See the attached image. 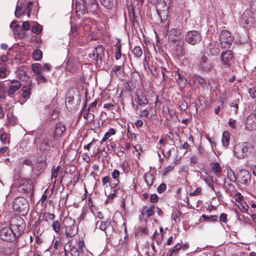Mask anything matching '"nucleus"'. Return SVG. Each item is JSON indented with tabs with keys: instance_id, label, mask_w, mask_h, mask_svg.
Returning <instances> with one entry per match:
<instances>
[{
	"instance_id": "nucleus-1",
	"label": "nucleus",
	"mask_w": 256,
	"mask_h": 256,
	"mask_svg": "<svg viewBox=\"0 0 256 256\" xmlns=\"http://www.w3.org/2000/svg\"><path fill=\"white\" fill-rule=\"evenodd\" d=\"M24 228V222L20 216L13 218L10 221V226L0 230V238L4 241L13 242L22 234Z\"/></svg>"
},
{
	"instance_id": "nucleus-2",
	"label": "nucleus",
	"mask_w": 256,
	"mask_h": 256,
	"mask_svg": "<svg viewBox=\"0 0 256 256\" xmlns=\"http://www.w3.org/2000/svg\"><path fill=\"white\" fill-rule=\"evenodd\" d=\"M17 190L21 194L32 198L34 194V186L32 181L29 179L20 180Z\"/></svg>"
},
{
	"instance_id": "nucleus-3",
	"label": "nucleus",
	"mask_w": 256,
	"mask_h": 256,
	"mask_svg": "<svg viewBox=\"0 0 256 256\" xmlns=\"http://www.w3.org/2000/svg\"><path fill=\"white\" fill-rule=\"evenodd\" d=\"M13 210L22 216L26 215L29 210L30 206L28 200L24 197L16 198L12 204Z\"/></svg>"
},
{
	"instance_id": "nucleus-4",
	"label": "nucleus",
	"mask_w": 256,
	"mask_h": 256,
	"mask_svg": "<svg viewBox=\"0 0 256 256\" xmlns=\"http://www.w3.org/2000/svg\"><path fill=\"white\" fill-rule=\"evenodd\" d=\"M219 40L222 48L228 49L234 40V38L229 31L223 30L220 34Z\"/></svg>"
},
{
	"instance_id": "nucleus-5",
	"label": "nucleus",
	"mask_w": 256,
	"mask_h": 256,
	"mask_svg": "<svg viewBox=\"0 0 256 256\" xmlns=\"http://www.w3.org/2000/svg\"><path fill=\"white\" fill-rule=\"evenodd\" d=\"M185 40L188 44L191 45H196L201 41L202 36L197 30H190L186 32Z\"/></svg>"
},
{
	"instance_id": "nucleus-6",
	"label": "nucleus",
	"mask_w": 256,
	"mask_h": 256,
	"mask_svg": "<svg viewBox=\"0 0 256 256\" xmlns=\"http://www.w3.org/2000/svg\"><path fill=\"white\" fill-rule=\"evenodd\" d=\"M7 85L8 87L7 90L8 95L10 97H12L14 93L18 90L21 86V83L17 80H6Z\"/></svg>"
},
{
	"instance_id": "nucleus-7",
	"label": "nucleus",
	"mask_w": 256,
	"mask_h": 256,
	"mask_svg": "<svg viewBox=\"0 0 256 256\" xmlns=\"http://www.w3.org/2000/svg\"><path fill=\"white\" fill-rule=\"evenodd\" d=\"M248 152V148L244 144H238L234 146V155L238 159L244 158Z\"/></svg>"
},
{
	"instance_id": "nucleus-8",
	"label": "nucleus",
	"mask_w": 256,
	"mask_h": 256,
	"mask_svg": "<svg viewBox=\"0 0 256 256\" xmlns=\"http://www.w3.org/2000/svg\"><path fill=\"white\" fill-rule=\"evenodd\" d=\"M104 50L102 46L95 48L92 52L89 54V56L96 60H101L104 56Z\"/></svg>"
},
{
	"instance_id": "nucleus-9",
	"label": "nucleus",
	"mask_w": 256,
	"mask_h": 256,
	"mask_svg": "<svg viewBox=\"0 0 256 256\" xmlns=\"http://www.w3.org/2000/svg\"><path fill=\"white\" fill-rule=\"evenodd\" d=\"M238 176L240 180V182L242 184H246L250 182L251 180V174L250 172L245 170H240L238 174Z\"/></svg>"
},
{
	"instance_id": "nucleus-10",
	"label": "nucleus",
	"mask_w": 256,
	"mask_h": 256,
	"mask_svg": "<svg viewBox=\"0 0 256 256\" xmlns=\"http://www.w3.org/2000/svg\"><path fill=\"white\" fill-rule=\"evenodd\" d=\"M168 39L172 43L175 44L180 39V30L178 28H172L168 32Z\"/></svg>"
},
{
	"instance_id": "nucleus-11",
	"label": "nucleus",
	"mask_w": 256,
	"mask_h": 256,
	"mask_svg": "<svg viewBox=\"0 0 256 256\" xmlns=\"http://www.w3.org/2000/svg\"><path fill=\"white\" fill-rule=\"evenodd\" d=\"M56 140L52 137L48 138L46 140L43 141L40 144V148L41 150L45 151L50 150V148L56 147Z\"/></svg>"
},
{
	"instance_id": "nucleus-12",
	"label": "nucleus",
	"mask_w": 256,
	"mask_h": 256,
	"mask_svg": "<svg viewBox=\"0 0 256 256\" xmlns=\"http://www.w3.org/2000/svg\"><path fill=\"white\" fill-rule=\"evenodd\" d=\"M83 2V9L89 8L92 12H96L98 10V3L96 0H82Z\"/></svg>"
},
{
	"instance_id": "nucleus-13",
	"label": "nucleus",
	"mask_w": 256,
	"mask_h": 256,
	"mask_svg": "<svg viewBox=\"0 0 256 256\" xmlns=\"http://www.w3.org/2000/svg\"><path fill=\"white\" fill-rule=\"evenodd\" d=\"M207 50L212 56H216L220 52L219 45L217 42H210L207 46Z\"/></svg>"
},
{
	"instance_id": "nucleus-14",
	"label": "nucleus",
	"mask_w": 256,
	"mask_h": 256,
	"mask_svg": "<svg viewBox=\"0 0 256 256\" xmlns=\"http://www.w3.org/2000/svg\"><path fill=\"white\" fill-rule=\"evenodd\" d=\"M233 58V54L230 50H226L222 53L221 59L224 64L230 66V61Z\"/></svg>"
},
{
	"instance_id": "nucleus-15",
	"label": "nucleus",
	"mask_w": 256,
	"mask_h": 256,
	"mask_svg": "<svg viewBox=\"0 0 256 256\" xmlns=\"http://www.w3.org/2000/svg\"><path fill=\"white\" fill-rule=\"evenodd\" d=\"M66 130L65 126L62 122H58L56 124L55 132L52 137L56 140L62 136V133Z\"/></svg>"
},
{
	"instance_id": "nucleus-16",
	"label": "nucleus",
	"mask_w": 256,
	"mask_h": 256,
	"mask_svg": "<svg viewBox=\"0 0 256 256\" xmlns=\"http://www.w3.org/2000/svg\"><path fill=\"white\" fill-rule=\"evenodd\" d=\"M254 22V19L250 17L248 12H244L242 16L240 22L242 24H246V26H250Z\"/></svg>"
},
{
	"instance_id": "nucleus-17",
	"label": "nucleus",
	"mask_w": 256,
	"mask_h": 256,
	"mask_svg": "<svg viewBox=\"0 0 256 256\" xmlns=\"http://www.w3.org/2000/svg\"><path fill=\"white\" fill-rule=\"evenodd\" d=\"M137 103L138 105L136 106V108L138 109V106H144L148 104V100L146 97L143 94V93L141 92L140 94H137Z\"/></svg>"
},
{
	"instance_id": "nucleus-18",
	"label": "nucleus",
	"mask_w": 256,
	"mask_h": 256,
	"mask_svg": "<svg viewBox=\"0 0 256 256\" xmlns=\"http://www.w3.org/2000/svg\"><path fill=\"white\" fill-rule=\"evenodd\" d=\"M156 207L154 204L151 205L148 208L146 207L144 208L141 212L142 215L146 214L148 217H150L154 214Z\"/></svg>"
},
{
	"instance_id": "nucleus-19",
	"label": "nucleus",
	"mask_w": 256,
	"mask_h": 256,
	"mask_svg": "<svg viewBox=\"0 0 256 256\" xmlns=\"http://www.w3.org/2000/svg\"><path fill=\"white\" fill-rule=\"evenodd\" d=\"M182 244L180 243H177L173 248L170 249L168 254V256H175L178 252V250L182 248Z\"/></svg>"
},
{
	"instance_id": "nucleus-20",
	"label": "nucleus",
	"mask_w": 256,
	"mask_h": 256,
	"mask_svg": "<svg viewBox=\"0 0 256 256\" xmlns=\"http://www.w3.org/2000/svg\"><path fill=\"white\" fill-rule=\"evenodd\" d=\"M194 81H197L204 88H208V86L206 82V80L202 77L198 75L194 74Z\"/></svg>"
},
{
	"instance_id": "nucleus-21",
	"label": "nucleus",
	"mask_w": 256,
	"mask_h": 256,
	"mask_svg": "<svg viewBox=\"0 0 256 256\" xmlns=\"http://www.w3.org/2000/svg\"><path fill=\"white\" fill-rule=\"evenodd\" d=\"M230 134L228 132L224 131L222 133V142L224 146H227L229 144Z\"/></svg>"
},
{
	"instance_id": "nucleus-22",
	"label": "nucleus",
	"mask_w": 256,
	"mask_h": 256,
	"mask_svg": "<svg viewBox=\"0 0 256 256\" xmlns=\"http://www.w3.org/2000/svg\"><path fill=\"white\" fill-rule=\"evenodd\" d=\"M152 239L156 240L158 245L160 244L163 239V234L162 232H158L157 230H156L153 234Z\"/></svg>"
},
{
	"instance_id": "nucleus-23",
	"label": "nucleus",
	"mask_w": 256,
	"mask_h": 256,
	"mask_svg": "<svg viewBox=\"0 0 256 256\" xmlns=\"http://www.w3.org/2000/svg\"><path fill=\"white\" fill-rule=\"evenodd\" d=\"M178 78L176 79V81L179 86L182 88H184L186 83V78L180 72L178 73Z\"/></svg>"
},
{
	"instance_id": "nucleus-24",
	"label": "nucleus",
	"mask_w": 256,
	"mask_h": 256,
	"mask_svg": "<svg viewBox=\"0 0 256 256\" xmlns=\"http://www.w3.org/2000/svg\"><path fill=\"white\" fill-rule=\"evenodd\" d=\"M44 166L42 163H38L34 164L32 166V172L36 175H38L40 174L42 168H43Z\"/></svg>"
},
{
	"instance_id": "nucleus-25",
	"label": "nucleus",
	"mask_w": 256,
	"mask_h": 256,
	"mask_svg": "<svg viewBox=\"0 0 256 256\" xmlns=\"http://www.w3.org/2000/svg\"><path fill=\"white\" fill-rule=\"evenodd\" d=\"M101 4L107 9H111L114 6V0H100Z\"/></svg>"
},
{
	"instance_id": "nucleus-26",
	"label": "nucleus",
	"mask_w": 256,
	"mask_h": 256,
	"mask_svg": "<svg viewBox=\"0 0 256 256\" xmlns=\"http://www.w3.org/2000/svg\"><path fill=\"white\" fill-rule=\"evenodd\" d=\"M212 170L214 174H215L217 176H219L220 174L222 172V168L220 166V164L218 162L214 163L212 168Z\"/></svg>"
},
{
	"instance_id": "nucleus-27",
	"label": "nucleus",
	"mask_w": 256,
	"mask_h": 256,
	"mask_svg": "<svg viewBox=\"0 0 256 256\" xmlns=\"http://www.w3.org/2000/svg\"><path fill=\"white\" fill-rule=\"evenodd\" d=\"M163 2H164V6H165L164 8H166V10H162L160 8H158L160 6V4H159L156 7L157 13H158V15L160 16V17L161 18L162 17V15H163V16H167V14H168V6H167L166 5V4L164 1H163Z\"/></svg>"
},
{
	"instance_id": "nucleus-28",
	"label": "nucleus",
	"mask_w": 256,
	"mask_h": 256,
	"mask_svg": "<svg viewBox=\"0 0 256 256\" xmlns=\"http://www.w3.org/2000/svg\"><path fill=\"white\" fill-rule=\"evenodd\" d=\"M22 96L24 98H28L30 97V86H24L22 88Z\"/></svg>"
},
{
	"instance_id": "nucleus-29",
	"label": "nucleus",
	"mask_w": 256,
	"mask_h": 256,
	"mask_svg": "<svg viewBox=\"0 0 256 256\" xmlns=\"http://www.w3.org/2000/svg\"><path fill=\"white\" fill-rule=\"evenodd\" d=\"M90 112H91L88 109H86L84 113V119H86V120L88 121L89 122H92L94 118V114L92 113H90Z\"/></svg>"
},
{
	"instance_id": "nucleus-30",
	"label": "nucleus",
	"mask_w": 256,
	"mask_h": 256,
	"mask_svg": "<svg viewBox=\"0 0 256 256\" xmlns=\"http://www.w3.org/2000/svg\"><path fill=\"white\" fill-rule=\"evenodd\" d=\"M32 70L34 72L38 75L41 74L42 71V67L41 66V64H32Z\"/></svg>"
},
{
	"instance_id": "nucleus-31",
	"label": "nucleus",
	"mask_w": 256,
	"mask_h": 256,
	"mask_svg": "<svg viewBox=\"0 0 256 256\" xmlns=\"http://www.w3.org/2000/svg\"><path fill=\"white\" fill-rule=\"evenodd\" d=\"M42 28V27L41 25L36 23L32 27V31L34 33L38 34L41 32Z\"/></svg>"
},
{
	"instance_id": "nucleus-32",
	"label": "nucleus",
	"mask_w": 256,
	"mask_h": 256,
	"mask_svg": "<svg viewBox=\"0 0 256 256\" xmlns=\"http://www.w3.org/2000/svg\"><path fill=\"white\" fill-rule=\"evenodd\" d=\"M6 116L8 122L10 124L14 126L16 124V120L12 113L8 112L6 114Z\"/></svg>"
},
{
	"instance_id": "nucleus-33",
	"label": "nucleus",
	"mask_w": 256,
	"mask_h": 256,
	"mask_svg": "<svg viewBox=\"0 0 256 256\" xmlns=\"http://www.w3.org/2000/svg\"><path fill=\"white\" fill-rule=\"evenodd\" d=\"M14 32L15 34H16L20 38H22L24 36V32H22L20 29V28L18 24H16V26H14Z\"/></svg>"
},
{
	"instance_id": "nucleus-34",
	"label": "nucleus",
	"mask_w": 256,
	"mask_h": 256,
	"mask_svg": "<svg viewBox=\"0 0 256 256\" xmlns=\"http://www.w3.org/2000/svg\"><path fill=\"white\" fill-rule=\"evenodd\" d=\"M133 53L135 57L139 58L142 56V51L140 46H137L134 48L133 50Z\"/></svg>"
},
{
	"instance_id": "nucleus-35",
	"label": "nucleus",
	"mask_w": 256,
	"mask_h": 256,
	"mask_svg": "<svg viewBox=\"0 0 256 256\" xmlns=\"http://www.w3.org/2000/svg\"><path fill=\"white\" fill-rule=\"evenodd\" d=\"M202 218L204 220L207 221V222H216L218 220V216H206L205 214H202Z\"/></svg>"
},
{
	"instance_id": "nucleus-36",
	"label": "nucleus",
	"mask_w": 256,
	"mask_h": 256,
	"mask_svg": "<svg viewBox=\"0 0 256 256\" xmlns=\"http://www.w3.org/2000/svg\"><path fill=\"white\" fill-rule=\"evenodd\" d=\"M42 56V52L39 50H35L33 52V58L36 60H40Z\"/></svg>"
},
{
	"instance_id": "nucleus-37",
	"label": "nucleus",
	"mask_w": 256,
	"mask_h": 256,
	"mask_svg": "<svg viewBox=\"0 0 256 256\" xmlns=\"http://www.w3.org/2000/svg\"><path fill=\"white\" fill-rule=\"evenodd\" d=\"M52 226V230L56 233H58L60 230V224L58 220L53 221Z\"/></svg>"
},
{
	"instance_id": "nucleus-38",
	"label": "nucleus",
	"mask_w": 256,
	"mask_h": 256,
	"mask_svg": "<svg viewBox=\"0 0 256 256\" xmlns=\"http://www.w3.org/2000/svg\"><path fill=\"white\" fill-rule=\"evenodd\" d=\"M35 80L38 81V83H46L48 82V79L41 74L36 75L35 77Z\"/></svg>"
},
{
	"instance_id": "nucleus-39",
	"label": "nucleus",
	"mask_w": 256,
	"mask_h": 256,
	"mask_svg": "<svg viewBox=\"0 0 256 256\" xmlns=\"http://www.w3.org/2000/svg\"><path fill=\"white\" fill-rule=\"evenodd\" d=\"M70 253L72 256H80V252L75 246H72L70 248Z\"/></svg>"
},
{
	"instance_id": "nucleus-40",
	"label": "nucleus",
	"mask_w": 256,
	"mask_h": 256,
	"mask_svg": "<svg viewBox=\"0 0 256 256\" xmlns=\"http://www.w3.org/2000/svg\"><path fill=\"white\" fill-rule=\"evenodd\" d=\"M60 166H58L56 168L52 170V180L54 178V182H55L56 181V178L58 176V174L60 170Z\"/></svg>"
},
{
	"instance_id": "nucleus-41",
	"label": "nucleus",
	"mask_w": 256,
	"mask_h": 256,
	"mask_svg": "<svg viewBox=\"0 0 256 256\" xmlns=\"http://www.w3.org/2000/svg\"><path fill=\"white\" fill-rule=\"evenodd\" d=\"M153 178L151 174H148L145 176V181L148 186H152L153 184Z\"/></svg>"
},
{
	"instance_id": "nucleus-42",
	"label": "nucleus",
	"mask_w": 256,
	"mask_h": 256,
	"mask_svg": "<svg viewBox=\"0 0 256 256\" xmlns=\"http://www.w3.org/2000/svg\"><path fill=\"white\" fill-rule=\"evenodd\" d=\"M122 71V66H114L112 68V72H114L115 74L118 76L119 74H120L121 72Z\"/></svg>"
},
{
	"instance_id": "nucleus-43",
	"label": "nucleus",
	"mask_w": 256,
	"mask_h": 256,
	"mask_svg": "<svg viewBox=\"0 0 256 256\" xmlns=\"http://www.w3.org/2000/svg\"><path fill=\"white\" fill-rule=\"evenodd\" d=\"M80 253H82L86 248L83 240H80L78 242V248H77Z\"/></svg>"
},
{
	"instance_id": "nucleus-44",
	"label": "nucleus",
	"mask_w": 256,
	"mask_h": 256,
	"mask_svg": "<svg viewBox=\"0 0 256 256\" xmlns=\"http://www.w3.org/2000/svg\"><path fill=\"white\" fill-rule=\"evenodd\" d=\"M66 68V70L72 72H74L76 69L75 66H72V63L70 60H68V62Z\"/></svg>"
},
{
	"instance_id": "nucleus-45",
	"label": "nucleus",
	"mask_w": 256,
	"mask_h": 256,
	"mask_svg": "<svg viewBox=\"0 0 256 256\" xmlns=\"http://www.w3.org/2000/svg\"><path fill=\"white\" fill-rule=\"evenodd\" d=\"M239 208L243 212H246L248 210V206L246 204H243L242 202H238Z\"/></svg>"
},
{
	"instance_id": "nucleus-46",
	"label": "nucleus",
	"mask_w": 256,
	"mask_h": 256,
	"mask_svg": "<svg viewBox=\"0 0 256 256\" xmlns=\"http://www.w3.org/2000/svg\"><path fill=\"white\" fill-rule=\"evenodd\" d=\"M98 102L95 100L94 102H92L90 105L88 109L90 110L92 112H94L96 109V105Z\"/></svg>"
},
{
	"instance_id": "nucleus-47",
	"label": "nucleus",
	"mask_w": 256,
	"mask_h": 256,
	"mask_svg": "<svg viewBox=\"0 0 256 256\" xmlns=\"http://www.w3.org/2000/svg\"><path fill=\"white\" fill-rule=\"evenodd\" d=\"M109 224H110V222H100L98 228L102 230H105Z\"/></svg>"
},
{
	"instance_id": "nucleus-48",
	"label": "nucleus",
	"mask_w": 256,
	"mask_h": 256,
	"mask_svg": "<svg viewBox=\"0 0 256 256\" xmlns=\"http://www.w3.org/2000/svg\"><path fill=\"white\" fill-rule=\"evenodd\" d=\"M106 147L108 150L112 152L115 154V148H116V144L114 143H112L110 144H108L106 145Z\"/></svg>"
},
{
	"instance_id": "nucleus-49",
	"label": "nucleus",
	"mask_w": 256,
	"mask_h": 256,
	"mask_svg": "<svg viewBox=\"0 0 256 256\" xmlns=\"http://www.w3.org/2000/svg\"><path fill=\"white\" fill-rule=\"evenodd\" d=\"M120 174V172L117 170H114L112 174L113 178L116 179V180L118 182H119V180L118 179V178L119 177Z\"/></svg>"
},
{
	"instance_id": "nucleus-50",
	"label": "nucleus",
	"mask_w": 256,
	"mask_h": 256,
	"mask_svg": "<svg viewBox=\"0 0 256 256\" xmlns=\"http://www.w3.org/2000/svg\"><path fill=\"white\" fill-rule=\"evenodd\" d=\"M166 184L164 183H162L158 186L157 190L158 193L161 194L163 192L164 190H166Z\"/></svg>"
},
{
	"instance_id": "nucleus-51",
	"label": "nucleus",
	"mask_w": 256,
	"mask_h": 256,
	"mask_svg": "<svg viewBox=\"0 0 256 256\" xmlns=\"http://www.w3.org/2000/svg\"><path fill=\"white\" fill-rule=\"evenodd\" d=\"M205 182L208 186L214 182V178L212 176H206L204 178Z\"/></svg>"
},
{
	"instance_id": "nucleus-52",
	"label": "nucleus",
	"mask_w": 256,
	"mask_h": 256,
	"mask_svg": "<svg viewBox=\"0 0 256 256\" xmlns=\"http://www.w3.org/2000/svg\"><path fill=\"white\" fill-rule=\"evenodd\" d=\"M32 164V162L29 159H24L22 161H20L18 162V166H20L22 164H25L26 166H30Z\"/></svg>"
},
{
	"instance_id": "nucleus-53",
	"label": "nucleus",
	"mask_w": 256,
	"mask_h": 256,
	"mask_svg": "<svg viewBox=\"0 0 256 256\" xmlns=\"http://www.w3.org/2000/svg\"><path fill=\"white\" fill-rule=\"evenodd\" d=\"M248 92L252 98H256V86L251 88H249Z\"/></svg>"
},
{
	"instance_id": "nucleus-54",
	"label": "nucleus",
	"mask_w": 256,
	"mask_h": 256,
	"mask_svg": "<svg viewBox=\"0 0 256 256\" xmlns=\"http://www.w3.org/2000/svg\"><path fill=\"white\" fill-rule=\"evenodd\" d=\"M22 26L24 30H28L30 29V25L28 22L26 21L22 22Z\"/></svg>"
},
{
	"instance_id": "nucleus-55",
	"label": "nucleus",
	"mask_w": 256,
	"mask_h": 256,
	"mask_svg": "<svg viewBox=\"0 0 256 256\" xmlns=\"http://www.w3.org/2000/svg\"><path fill=\"white\" fill-rule=\"evenodd\" d=\"M44 218L46 220H53L55 218V216L54 214L47 213L44 215Z\"/></svg>"
},
{
	"instance_id": "nucleus-56",
	"label": "nucleus",
	"mask_w": 256,
	"mask_h": 256,
	"mask_svg": "<svg viewBox=\"0 0 256 256\" xmlns=\"http://www.w3.org/2000/svg\"><path fill=\"white\" fill-rule=\"evenodd\" d=\"M202 192L201 188H198L194 192H192L190 194V196H196L199 195Z\"/></svg>"
},
{
	"instance_id": "nucleus-57",
	"label": "nucleus",
	"mask_w": 256,
	"mask_h": 256,
	"mask_svg": "<svg viewBox=\"0 0 256 256\" xmlns=\"http://www.w3.org/2000/svg\"><path fill=\"white\" fill-rule=\"evenodd\" d=\"M7 70L4 68H0V77L2 78H5L6 76Z\"/></svg>"
},
{
	"instance_id": "nucleus-58",
	"label": "nucleus",
	"mask_w": 256,
	"mask_h": 256,
	"mask_svg": "<svg viewBox=\"0 0 256 256\" xmlns=\"http://www.w3.org/2000/svg\"><path fill=\"white\" fill-rule=\"evenodd\" d=\"M23 13L22 12L21 9L18 6H17L16 8L14 14L15 16L17 18L20 17L21 16Z\"/></svg>"
},
{
	"instance_id": "nucleus-59",
	"label": "nucleus",
	"mask_w": 256,
	"mask_h": 256,
	"mask_svg": "<svg viewBox=\"0 0 256 256\" xmlns=\"http://www.w3.org/2000/svg\"><path fill=\"white\" fill-rule=\"evenodd\" d=\"M228 125L230 126L232 128L235 129L236 128V120H233L232 118H230L228 121Z\"/></svg>"
},
{
	"instance_id": "nucleus-60",
	"label": "nucleus",
	"mask_w": 256,
	"mask_h": 256,
	"mask_svg": "<svg viewBox=\"0 0 256 256\" xmlns=\"http://www.w3.org/2000/svg\"><path fill=\"white\" fill-rule=\"evenodd\" d=\"M149 114V111L148 110H141L140 114V116L142 118H146L148 117Z\"/></svg>"
},
{
	"instance_id": "nucleus-61",
	"label": "nucleus",
	"mask_w": 256,
	"mask_h": 256,
	"mask_svg": "<svg viewBox=\"0 0 256 256\" xmlns=\"http://www.w3.org/2000/svg\"><path fill=\"white\" fill-rule=\"evenodd\" d=\"M150 200L152 203H155L158 201V197L156 194H152L150 196Z\"/></svg>"
},
{
	"instance_id": "nucleus-62",
	"label": "nucleus",
	"mask_w": 256,
	"mask_h": 256,
	"mask_svg": "<svg viewBox=\"0 0 256 256\" xmlns=\"http://www.w3.org/2000/svg\"><path fill=\"white\" fill-rule=\"evenodd\" d=\"M148 233V229L146 228V226H142L138 232V234H147Z\"/></svg>"
},
{
	"instance_id": "nucleus-63",
	"label": "nucleus",
	"mask_w": 256,
	"mask_h": 256,
	"mask_svg": "<svg viewBox=\"0 0 256 256\" xmlns=\"http://www.w3.org/2000/svg\"><path fill=\"white\" fill-rule=\"evenodd\" d=\"M116 132L114 128H110L108 132H107L104 135H106L107 138H109L112 135L115 134Z\"/></svg>"
},
{
	"instance_id": "nucleus-64",
	"label": "nucleus",
	"mask_w": 256,
	"mask_h": 256,
	"mask_svg": "<svg viewBox=\"0 0 256 256\" xmlns=\"http://www.w3.org/2000/svg\"><path fill=\"white\" fill-rule=\"evenodd\" d=\"M188 168L186 166H182L180 169V172H184L185 176L188 174Z\"/></svg>"
}]
</instances>
